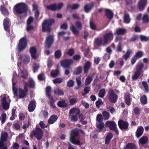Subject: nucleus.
<instances>
[{
    "label": "nucleus",
    "instance_id": "0e129e2a",
    "mask_svg": "<svg viewBox=\"0 0 149 149\" xmlns=\"http://www.w3.org/2000/svg\"><path fill=\"white\" fill-rule=\"evenodd\" d=\"M77 101V99L76 98H72L70 100V105H73L76 103Z\"/></svg>",
    "mask_w": 149,
    "mask_h": 149
},
{
    "label": "nucleus",
    "instance_id": "5fc2aeb1",
    "mask_svg": "<svg viewBox=\"0 0 149 149\" xmlns=\"http://www.w3.org/2000/svg\"><path fill=\"white\" fill-rule=\"evenodd\" d=\"M93 79L91 77H88L86 79L85 84L86 85L89 84L91 81Z\"/></svg>",
    "mask_w": 149,
    "mask_h": 149
},
{
    "label": "nucleus",
    "instance_id": "b1692460",
    "mask_svg": "<svg viewBox=\"0 0 149 149\" xmlns=\"http://www.w3.org/2000/svg\"><path fill=\"white\" fill-rule=\"evenodd\" d=\"M130 95L128 93H126L124 94V99L126 104L128 105H130L131 98Z\"/></svg>",
    "mask_w": 149,
    "mask_h": 149
},
{
    "label": "nucleus",
    "instance_id": "052dcab7",
    "mask_svg": "<svg viewBox=\"0 0 149 149\" xmlns=\"http://www.w3.org/2000/svg\"><path fill=\"white\" fill-rule=\"evenodd\" d=\"M143 55V52L141 51H139L136 52L134 55L138 59L141 57Z\"/></svg>",
    "mask_w": 149,
    "mask_h": 149
},
{
    "label": "nucleus",
    "instance_id": "473e14b6",
    "mask_svg": "<svg viewBox=\"0 0 149 149\" xmlns=\"http://www.w3.org/2000/svg\"><path fill=\"white\" fill-rule=\"evenodd\" d=\"M106 15L109 19H111L113 17V14L110 10L106 9L105 10Z\"/></svg>",
    "mask_w": 149,
    "mask_h": 149
},
{
    "label": "nucleus",
    "instance_id": "ea45409f",
    "mask_svg": "<svg viewBox=\"0 0 149 149\" xmlns=\"http://www.w3.org/2000/svg\"><path fill=\"white\" fill-rule=\"evenodd\" d=\"M1 10L3 14L4 15H7L8 14V10L4 7L3 5L1 6Z\"/></svg>",
    "mask_w": 149,
    "mask_h": 149
},
{
    "label": "nucleus",
    "instance_id": "13d9d810",
    "mask_svg": "<svg viewBox=\"0 0 149 149\" xmlns=\"http://www.w3.org/2000/svg\"><path fill=\"white\" fill-rule=\"evenodd\" d=\"M76 81L77 85L78 86V88H79L81 84L80 77H77L76 78Z\"/></svg>",
    "mask_w": 149,
    "mask_h": 149
},
{
    "label": "nucleus",
    "instance_id": "f257e3e1",
    "mask_svg": "<svg viewBox=\"0 0 149 149\" xmlns=\"http://www.w3.org/2000/svg\"><path fill=\"white\" fill-rule=\"evenodd\" d=\"M17 76V75L16 72H14L12 78V89L14 95V97H15V96H17L20 98H23L25 97L28 92L27 88L26 87L27 83L25 84L24 85V91L20 88H16L15 86L17 82L16 78Z\"/></svg>",
    "mask_w": 149,
    "mask_h": 149
},
{
    "label": "nucleus",
    "instance_id": "49530a36",
    "mask_svg": "<svg viewBox=\"0 0 149 149\" xmlns=\"http://www.w3.org/2000/svg\"><path fill=\"white\" fill-rule=\"evenodd\" d=\"M142 19L143 22L144 23H148L149 22V17L146 14L143 15Z\"/></svg>",
    "mask_w": 149,
    "mask_h": 149
},
{
    "label": "nucleus",
    "instance_id": "bf43d9fd",
    "mask_svg": "<svg viewBox=\"0 0 149 149\" xmlns=\"http://www.w3.org/2000/svg\"><path fill=\"white\" fill-rule=\"evenodd\" d=\"M90 27L91 28L94 30H97L96 25L91 21L90 22Z\"/></svg>",
    "mask_w": 149,
    "mask_h": 149
},
{
    "label": "nucleus",
    "instance_id": "09e8293b",
    "mask_svg": "<svg viewBox=\"0 0 149 149\" xmlns=\"http://www.w3.org/2000/svg\"><path fill=\"white\" fill-rule=\"evenodd\" d=\"M126 148L131 149H137L135 145L134 144L131 143H128L126 145Z\"/></svg>",
    "mask_w": 149,
    "mask_h": 149
},
{
    "label": "nucleus",
    "instance_id": "0eeeda50",
    "mask_svg": "<svg viewBox=\"0 0 149 149\" xmlns=\"http://www.w3.org/2000/svg\"><path fill=\"white\" fill-rule=\"evenodd\" d=\"M18 60L17 66L18 67H20L22 62H23L26 64L29 63L30 61V57L29 55L26 54H22L20 56Z\"/></svg>",
    "mask_w": 149,
    "mask_h": 149
},
{
    "label": "nucleus",
    "instance_id": "6e6d98bb",
    "mask_svg": "<svg viewBox=\"0 0 149 149\" xmlns=\"http://www.w3.org/2000/svg\"><path fill=\"white\" fill-rule=\"evenodd\" d=\"M103 104L102 100L100 99H98V100L96 101L95 104L97 108H99L101 105Z\"/></svg>",
    "mask_w": 149,
    "mask_h": 149
},
{
    "label": "nucleus",
    "instance_id": "7ed1b4c3",
    "mask_svg": "<svg viewBox=\"0 0 149 149\" xmlns=\"http://www.w3.org/2000/svg\"><path fill=\"white\" fill-rule=\"evenodd\" d=\"M14 10L17 14L26 15L27 11V7L25 4L19 3L15 6Z\"/></svg>",
    "mask_w": 149,
    "mask_h": 149
},
{
    "label": "nucleus",
    "instance_id": "4468645a",
    "mask_svg": "<svg viewBox=\"0 0 149 149\" xmlns=\"http://www.w3.org/2000/svg\"><path fill=\"white\" fill-rule=\"evenodd\" d=\"M107 44L106 40L104 38H96L95 39L94 45L96 46H104Z\"/></svg>",
    "mask_w": 149,
    "mask_h": 149
},
{
    "label": "nucleus",
    "instance_id": "6ab92c4d",
    "mask_svg": "<svg viewBox=\"0 0 149 149\" xmlns=\"http://www.w3.org/2000/svg\"><path fill=\"white\" fill-rule=\"evenodd\" d=\"M118 124L119 127L121 129H126L128 126L127 122L121 120L118 121Z\"/></svg>",
    "mask_w": 149,
    "mask_h": 149
},
{
    "label": "nucleus",
    "instance_id": "a18cd8bd",
    "mask_svg": "<svg viewBox=\"0 0 149 149\" xmlns=\"http://www.w3.org/2000/svg\"><path fill=\"white\" fill-rule=\"evenodd\" d=\"M79 7V5L78 4H74L71 5H68L67 6L68 8H70L72 9H76Z\"/></svg>",
    "mask_w": 149,
    "mask_h": 149
},
{
    "label": "nucleus",
    "instance_id": "2f4dec72",
    "mask_svg": "<svg viewBox=\"0 0 149 149\" xmlns=\"http://www.w3.org/2000/svg\"><path fill=\"white\" fill-rule=\"evenodd\" d=\"M70 34V33L69 32H65L63 31H62L59 32L58 33V35L60 36H63L64 37V39L67 40L69 39L68 37H65L66 35H69Z\"/></svg>",
    "mask_w": 149,
    "mask_h": 149
},
{
    "label": "nucleus",
    "instance_id": "f3484780",
    "mask_svg": "<svg viewBox=\"0 0 149 149\" xmlns=\"http://www.w3.org/2000/svg\"><path fill=\"white\" fill-rule=\"evenodd\" d=\"M34 134L35 137L38 140H40L43 136V132L41 129L36 128L34 130Z\"/></svg>",
    "mask_w": 149,
    "mask_h": 149
},
{
    "label": "nucleus",
    "instance_id": "c85d7f7f",
    "mask_svg": "<svg viewBox=\"0 0 149 149\" xmlns=\"http://www.w3.org/2000/svg\"><path fill=\"white\" fill-rule=\"evenodd\" d=\"M104 39L106 40L107 44L109 40H111L113 39V35L112 32L111 31L109 33L105 34L104 36Z\"/></svg>",
    "mask_w": 149,
    "mask_h": 149
},
{
    "label": "nucleus",
    "instance_id": "1a4fd4ad",
    "mask_svg": "<svg viewBox=\"0 0 149 149\" xmlns=\"http://www.w3.org/2000/svg\"><path fill=\"white\" fill-rule=\"evenodd\" d=\"M75 26L72 24L70 29L74 35H78L79 31L82 29V25L80 22H77L75 23Z\"/></svg>",
    "mask_w": 149,
    "mask_h": 149
},
{
    "label": "nucleus",
    "instance_id": "7c9ffc66",
    "mask_svg": "<svg viewBox=\"0 0 149 149\" xmlns=\"http://www.w3.org/2000/svg\"><path fill=\"white\" fill-rule=\"evenodd\" d=\"M80 113V111L78 109L76 108H73L70 110L69 115L79 114Z\"/></svg>",
    "mask_w": 149,
    "mask_h": 149
},
{
    "label": "nucleus",
    "instance_id": "4c0bfd02",
    "mask_svg": "<svg viewBox=\"0 0 149 149\" xmlns=\"http://www.w3.org/2000/svg\"><path fill=\"white\" fill-rule=\"evenodd\" d=\"M79 114L69 115V119L71 121H76L78 120V117Z\"/></svg>",
    "mask_w": 149,
    "mask_h": 149
},
{
    "label": "nucleus",
    "instance_id": "f8f14e48",
    "mask_svg": "<svg viewBox=\"0 0 149 149\" xmlns=\"http://www.w3.org/2000/svg\"><path fill=\"white\" fill-rule=\"evenodd\" d=\"M51 87H47L46 89V95L51 100V101L49 102V104L51 107L54 108L55 107V106L54 104V99L53 97L50 95V93L51 92Z\"/></svg>",
    "mask_w": 149,
    "mask_h": 149
},
{
    "label": "nucleus",
    "instance_id": "4be33fe9",
    "mask_svg": "<svg viewBox=\"0 0 149 149\" xmlns=\"http://www.w3.org/2000/svg\"><path fill=\"white\" fill-rule=\"evenodd\" d=\"M36 106V102L34 100L31 101L28 107L29 111L31 112L33 111L35 109Z\"/></svg>",
    "mask_w": 149,
    "mask_h": 149
},
{
    "label": "nucleus",
    "instance_id": "a19ab883",
    "mask_svg": "<svg viewBox=\"0 0 149 149\" xmlns=\"http://www.w3.org/2000/svg\"><path fill=\"white\" fill-rule=\"evenodd\" d=\"M126 32V30L125 29L120 28L117 30L115 34L117 35H122L124 34Z\"/></svg>",
    "mask_w": 149,
    "mask_h": 149
},
{
    "label": "nucleus",
    "instance_id": "680f3d73",
    "mask_svg": "<svg viewBox=\"0 0 149 149\" xmlns=\"http://www.w3.org/2000/svg\"><path fill=\"white\" fill-rule=\"evenodd\" d=\"M63 81V79L61 78H56L53 80V83L56 84L57 83H60Z\"/></svg>",
    "mask_w": 149,
    "mask_h": 149
},
{
    "label": "nucleus",
    "instance_id": "de8ad7c7",
    "mask_svg": "<svg viewBox=\"0 0 149 149\" xmlns=\"http://www.w3.org/2000/svg\"><path fill=\"white\" fill-rule=\"evenodd\" d=\"M105 94V90L104 89H101L99 92L98 96L101 98H103Z\"/></svg>",
    "mask_w": 149,
    "mask_h": 149
},
{
    "label": "nucleus",
    "instance_id": "58836bf2",
    "mask_svg": "<svg viewBox=\"0 0 149 149\" xmlns=\"http://www.w3.org/2000/svg\"><path fill=\"white\" fill-rule=\"evenodd\" d=\"M26 83H27L26 87H27V86H28L31 88H34L35 86L34 81L32 79H30L28 83H26Z\"/></svg>",
    "mask_w": 149,
    "mask_h": 149
},
{
    "label": "nucleus",
    "instance_id": "423d86ee",
    "mask_svg": "<svg viewBox=\"0 0 149 149\" xmlns=\"http://www.w3.org/2000/svg\"><path fill=\"white\" fill-rule=\"evenodd\" d=\"M27 40L25 37L22 38L19 40L17 49V53L19 54L20 52L24 49L27 46Z\"/></svg>",
    "mask_w": 149,
    "mask_h": 149
},
{
    "label": "nucleus",
    "instance_id": "a211bd4d",
    "mask_svg": "<svg viewBox=\"0 0 149 149\" xmlns=\"http://www.w3.org/2000/svg\"><path fill=\"white\" fill-rule=\"evenodd\" d=\"M73 63V61L72 59H68L62 61L61 62L62 66L65 68H68L70 64Z\"/></svg>",
    "mask_w": 149,
    "mask_h": 149
},
{
    "label": "nucleus",
    "instance_id": "3c124183",
    "mask_svg": "<svg viewBox=\"0 0 149 149\" xmlns=\"http://www.w3.org/2000/svg\"><path fill=\"white\" fill-rule=\"evenodd\" d=\"M104 126V124L103 123H101L99 124H97V126L98 129V131L100 132L102 131V128Z\"/></svg>",
    "mask_w": 149,
    "mask_h": 149
},
{
    "label": "nucleus",
    "instance_id": "a878e982",
    "mask_svg": "<svg viewBox=\"0 0 149 149\" xmlns=\"http://www.w3.org/2000/svg\"><path fill=\"white\" fill-rule=\"evenodd\" d=\"M91 63L89 61H88L85 62L84 66V71L85 74H87L88 71L89 69L91 66Z\"/></svg>",
    "mask_w": 149,
    "mask_h": 149
},
{
    "label": "nucleus",
    "instance_id": "37998d69",
    "mask_svg": "<svg viewBox=\"0 0 149 149\" xmlns=\"http://www.w3.org/2000/svg\"><path fill=\"white\" fill-rule=\"evenodd\" d=\"M93 6L94 4L93 3L89 5H86L84 7V10L86 12H88L93 7Z\"/></svg>",
    "mask_w": 149,
    "mask_h": 149
},
{
    "label": "nucleus",
    "instance_id": "8fccbe9b",
    "mask_svg": "<svg viewBox=\"0 0 149 149\" xmlns=\"http://www.w3.org/2000/svg\"><path fill=\"white\" fill-rule=\"evenodd\" d=\"M140 101L143 104H146L147 102V98L144 95H143L141 97Z\"/></svg>",
    "mask_w": 149,
    "mask_h": 149
},
{
    "label": "nucleus",
    "instance_id": "79ce46f5",
    "mask_svg": "<svg viewBox=\"0 0 149 149\" xmlns=\"http://www.w3.org/2000/svg\"><path fill=\"white\" fill-rule=\"evenodd\" d=\"M113 137V135L111 133L109 134L106 136L105 139V143L108 144Z\"/></svg>",
    "mask_w": 149,
    "mask_h": 149
},
{
    "label": "nucleus",
    "instance_id": "cd10ccee",
    "mask_svg": "<svg viewBox=\"0 0 149 149\" xmlns=\"http://www.w3.org/2000/svg\"><path fill=\"white\" fill-rule=\"evenodd\" d=\"M8 134L6 132H2L1 137L0 141L3 142H6L8 137Z\"/></svg>",
    "mask_w": 149,
    "mask_h": 149
},
{
    "label": "nucleus",
    "instance_id": "338daca9",
    "mask_svg": "<svg viewBox=\"0 0 149 149\" xmlns=\"http://www.w3.org/2000/svg\"><path fill=\"white\" fill-rule=\"evenodd\" d=\"M33 68V72L34 73H35L39 69V66L38 64L34 63Z\"/></svg>",
    "mask_w": 149,
    "mask_h": 149
},
{
    "label": "nucleus",
    "instance_id": "c9c22d12",
    "mask_svg": "<svg viewBox=\"0 0 149 149\" xmlns=\"http://www.w3.org/2000/svg\"><path fill=\"white\" fill-rule=\"evenodd\" d=\"M58 105L60 107H65L67 106L68 104L65 100H61L58 101L57 103Z\"/></svg>",
    "mask_w": 149,
    "mask_h": 149
},
{
    "label": "nucleus",
    "instance_id": "393cba45",
    "mask_svg": "<svg viewBox=\"0 0 149 149\" xmlns=\"http://www.w3.org/2000/svg\"><path fill=\"white\" fill-rule=\"evenodd\" d=\"M36 49L34 47H31L30 49V52L31 56L34 59H36L38 56L36 54Z\"/></svg>",
    "mask_w": 149,
    "mask_h": 149
},
{
    "label": "nucleus",
    "instance_id": "9b49d317",
    "mask_svg": "<svg viewBox=\"0 0 149 149\" xmlns=\"http://www.w3.org/2000/svg\"><path fill=\"white\" fill-rule=\"evenodd\" d=\"M18 76L21 78L26 79L28 75L27 70L22 67L19 68L18 69Z\"/></svg>",
    "mask_w": 149,
    "mask_h": 149
},
{
    "label": "nucleus",
    "instance_id": "72a5a7b5",
    "mask_svg": "<svg viewBox=\"0 0 149 149\" xmlns=\"http://www.w3.org/2000/svg\"><path fill=\"white\" fill-rule=\"evenodd\" d=\"M54 93L58 95H63L64 93L62 90L58 88H55L54 91Z\"/></svg>",
    "mask_w": 149,
    "mask_h": 149
},
{
    "label": "nucleus",
    "instance_id": "39448f33",
    "mask_svg": "<svg viewBox=\"0 0 149 149\" xmlns=\"http://www.w3.org/2000/svg\"><path fill=\"white\" fill-rule=\"evenodd\" d=\"M143 64L142 63H138L136 67V70L134 74L132 76L133 80H135L137 79L142 73V69L143 67Z\"/></svg>",
    "mask_w": 149,
    "mask_h": 149
},
{
    "label": "nucleus",
    "instance_id": "e2e57ef3",
    "mask_svg": "<svg viewBox=\"0 0 149 149\" xmlns=\"http://www.w3.org/2000/svg\"><path fill=\"white\" fill-rule=\"evenodd\" d=\"M142 84L144 86L145 91L146 92H148V87L147 83L146 81H143Z\"/></svg>",
    "mask_w": 149,
    "mask_h": 149
},
{
    "label": "nucleus",
    "instance_id": "69168bd1",
    "mask_svg": "<svg viewBox=\"0 0 149 149\" xmlns=\"http://www.w3.org/2000/svg\"><path fill=\"white\" fill-rule=\"evenodd\" d=\"M82 70V67H78L75 70L74 72V74L77 75L79 74L80 73Z\"/></svg>",
    "mask_w": 149,
    "mask_h": 149
},
{
    "label": "nucleus",
    "instance_id": "e433bc0d",
    "mask_svg": "<svg viewBox=\"0 0 149 149\" xmlns=\"http://www.w3.org/2000/svg\"><path fill=\"white\" fill-rule=\"evenodd\" d=\"M124 22L126 24H128L130 22V19L129 15L127 13H125L124 17Z\"/></svg>",
    "mask_w": 149,
    "mask_h": 149
},
{
    "label": "nucleus",
    "instance_id": "774afa93",
    "mask_svg": "<svg viewBox=\"0 0 149 149\" xmlns=\"http://www.w3.org/2000/svg\"><path fill=\"white\" fill-rule=\"evenodd\" d=\"M19 147V144L16 143H13L11 148V149H18Z\"/></svg>",
    "mask_w": 149,
    "mask_h": 149
},
{
    "label": "nucleus",
    "instance_id": "f704fd0d",
    "mask_svg": "<svg viewBox=\"0 0 149 149\" xmlns=\"http://www.w3.org/2000/svg\"><path fill=\"white\" fill-rule=\"evenodd\" d=\"M57 117L55 115H54L49 119L48 122L50 124H52L54 123L57 120Z\"/></svg>",
    "mask_w": 149,
    "mask_h": 149
},
{
    "label": "nucleus",
    "instance_id": "f03ea898",
    "mask_svg": "<svg viewBox=\"0 0 149 149\" xmlns=\"http://www.w3.org/2000/svg\"><path fill=\"white\" fill-rule=\"evenodd\" d=\"M81 132L83 134L84 133L81 130L75 129L73 130L71 133L70 139V141L74 144L80 145L82 144L79 140V133Z\"/></svg>",
    "mask_w": 149,
    "mask_h": 149
},
{
    "label": "nucleus",
    "instance_id": "ddd939ff",
    "mask_svg": "<svg viewBox=\"0 0 149 149\" xmlns=\"http://www.w3.org/2000/svg\"><path fill=\"white\" fill-rule=\"evenodd\" d=\"M106 126L109 127L111 130L114 131L117 134L118 133V131L116 128V125L113 121H108L105 123Z\"/></svg>",
    "mask_w": 149,
    "mask_h": 149
},
{
    "label": "nucleus",
    "instance_id": "4d7b16f0",
    "mask_svg": "<svg viewBox=\"0 0 149 149\" xmlns=\"http://www.w3.org/2000/svg\"><path fill=\"white\" fill-rule=\"evenodd\" d=\"M1 122L2 123H3L5 121L6 117V114L5 113H3L1 115Z\"/></svg>",
    "mask_w": 149,
    "mask_h": 149
},
{
    "label": "nucleus",
    "instance_id": "aec40b11",
    "mask_svg": "<svg viewBox=\"0 0 149 149\" xmlns=\"http://www.w3.org/2000/svg\"><path fill=\"white\" fill-rule=\"evenodd\" d=\"M147 3V0H140L138 4L139 9L141 10H143L145 8Z\"/></svg>",
    "mask_w": 149,
    "mask_h": 149
},
{
    "label": "nucleus",
    "instance_id": "2eb2a0df",
    "mask_svg": "<svg viewBox=\"0 0 149 149\" xmlns=\"http://www.w3.org/2000/svg\"><path fill=\"white\" fill-rule=\"evenodd\" d=\"M63 5V4L62 3H60L57 4H53L49 6H47V8L49 10H58L62 7Z\"/></svg>",
    "mask_w": 149,
    "mask_h": 149
},
{
    "label": "nucleus",
    "instance_id": "412c9836",
    "mask_svg": "<svg viewBox=\"0 0 149 149\" xmlns=\"http://www.w3.org/2000/svg\"><path fill=\"white\" fill-rule=\"evenodd\" d=\"M3 25L5 30L7 31H9V27L10 26V21L8 19L6 18L4 20Z\"/></svg>",
    "mask_w": 149,
    "mask_h": 149
},
{
    "label": "nucleus",
    "instance_id": "bb28decb",
    "mask_svg": "<svg viewBox=\"0 0 149 149\" xmlns=\"http://www.w3.org/2000/svg\"><path fill=\"white\" fill-rule=\"evenodd\" d=\"M33 20V18L31 17H30L27 20V30L28 31L33 29V27L30 25V24L32 22Z\"/></svg>",
    "mask_w": 149,
    "mask_h": 149
},
{
    "label": "nucleus",
    "instance_id": "9d476101",
    "mask_svg": "<svg viewBox=\"0 0 149 149\" xmlns=\"http://www.w3.org/2000/svg\"><path fill=\"white\" fill-rule=\"evenodd\" d=\"M109 100L112 103L115 102L118 99V96L112 90H110L107 95Z\"/></svg>",
    "mask_w": 149,
    "mask_h": 149
},
{
    "label": "nucleus",
    "instance_id": "5701e85b",
    "mask_svg": "<svg viewBox=\"0 0 149 149\" xmlns=\"http://www.w3.org/2000/svg\"><path fill=\"white\" fill-rule=\"evenodd\" d=\"M143 130L144 129L142 127H139L136 132V137L138 138L140 137L143 134Z\"/></svg>",
    "mask_w": 149,
    "mask_h": 149
},
{
    "label": "nucleus",
    "instance_id": "864d4df0",
    "mask_svg": "<svg viewBox=\"0 0 149 149\" xmlns=\"http://www.w3.org/2000/svg\"><path fill=\"white\" fill-rule=\"evenodd\" d=\"M58 74V71L57 70H52V71L51 73V74L52 76L54 77H56Z\"/></svg>",
    "mask_w": 149,
    "mask_h": 149
},
{
    "label": "nucleus",
    "instance_id": "20e7f679",
    "mask_svg": "<svg viewBox=\"0 0 149 149\" xmlns=\"http://www.w3.org/2000/svg\"><path fill=\"white\" fill-rule=\"evenodd\" d=\"M0 98L3 109L6 110H8L9 108L10 102L9 96L4 94L1 96Z\"/></svg>",
    "mask_w": 149,
    "mask_h": 149
},
{
    "label": "nucleus",
    "instance_id": "6e6552de",
    "mask_svg": "<svg viewBox=\"0 0 149 149\" xmlns=\"http://www.w3.org/2000/svg\"><path fill=\"white\" fill-rule=\"evenodd\" d=\"M54 20L52 19H46L42 23V30L43 31H49L50 30L51 26L54 23Z\"/></svg>",
    "mask_w": 149,
    "mask_h": 149
},
{
    "label": "nucleus",
    "instance_id": "c03bdc74",
    "mask_svg": "<svg viewBox=\"0 0 149 149\" xmlns=\"http://www.w3.org/2000/svg\"><path fill=\"white\" fill-rule=\"evenodd\" d=\"M132 52V51L130 49H128L126 53L123 56V57L125 59L127 60L130 56V54Z\"/></svg>",
    "mask_w": 149,
    "mask_h": 149
},
{
    "label": "nucleus",
    "instance_id": "603ef678",
    "mask_svg": "<svg viewBox=\"0 0 149 149\" xmlns=\"http://www.w3.org/2000/svg\"><path fill=\"white\" fill-rule=\"evenodd\" d=\"M102 114L105 120H107L109 118V115L107 112L104 111L102 112Z\"/></svg>",
    "mask_w": 149,
    "mask_h": 149
},
{
    "label": "nucleus",
    "instance_id": "c756f323",
    "mask_svg": "<svg viewBox=\"0 0 149 149\" xmlns=\"http://www.w3.org/2000/svg\"><path fill=\"white\" fill-rule=\"evenodd\" d=\"M148 139L147 137L146 136H143L139 140V145L145 144L147 143Z\"/></svg>",
    "mask_w": 149,
    "mask_h": 149
},
{
    "label": "nucleus",
    "instance_id": "dca6fc26",
    "mask_svg": "<svg viewBox=\"0 0 149 149\" xmlns=\"http://www.w3.org/2000/svg\"><path fill=\"white\" fill-rule=\"evenodd\" d=\"M53 36H49L46 38L45 42V47L46 48H50L54 42Z\"/></svg>",
    "mask_w": 149,
    "mask_h": 149
}]
</instances>
